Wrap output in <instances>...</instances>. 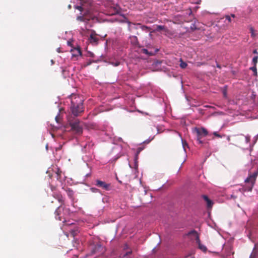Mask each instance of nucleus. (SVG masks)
Listing matches in <instances>:
<instances>
[{"label": "nucleus", "instance_id": "obj_1", "mask_svg": "<svg viewBox=\"0 0 258 258\" xmlns=\"http://www.w3.org/2000/svg\"><path fill=\"white\" fill-rule=\"evenodd\" d=\"M71 99V110L72 113L76 116L83 112V101L79 97L72 95Z\"/></svg>", "mask_w": 258, "mask_h": 258}, {"label": "nucleus", "instance_id": "obj_2", "mask_svg": "<svg viewBox=\"0 0 258 258\" xmlns=\"http://www.w3.org/2000/svg\"><path fill=\"white\" fill-rule=\"evenodd\" d=\"M54 214L56 219L64 222L70 214V209L63 207L61 205L56 209Z\"/></svg>", "mask_w": 258, "mask_h": 258}, {"label": "nucleus", "instance_id": "obj_3", "mask_svg": "<svg viewBox=\"0 0 258 258\" xmlns=\"http://www.w3.org/2000/svg\"><path fill=\"white\" fill-rule=\"evenodd\" d=\"M194 132L196 135L197 140L199 143L200 144H203L204 142L202 140V139L208 135V131L204 127H196L194 129Z\"/></svg>", "mask_w": 258, "mask_h": 258}, {"label": "nucleus", "instance_id": "obj_4", "mask_svg": "<svg viewBox=\"0 0 258 258\" xmlns=\"http://www.w3.org/2000/svg\"><path fill=\"white\" fill-rule=\"evenodd\" d=\"M258 175V169L251 174L249 175L248 177L245 180L246 183H250V186L247 187V191H251L255 183L256 178Z\"/></svg>", "mask_w": 258, "mask_h": 258}, {"label": "nucleus", "instance_id": "obj_5", "mask_svg": "<svg viewBox=\"0 0 258 258\" xmlns=\"http://www.w3.org/2000/svg\"><path fill=\"white\" fill-rule=\"evenodd\" d=\"M90 249L92 254L99 255L104 252V248L100 243L91 244Z\"/></svg>", "mask_w": 258, "mask_h": 258}, {"label": "nucleus", "instance_id": "obj_6", "mask_svg": "<svg viewBox=\"0 0 258 258\" xmlns=\"http://www.w3.org/2000/svg\"><path fill=\"white\" fill-rule=\"evenodd\" d=\"M80 121L76 119L70 123L72 130L77 135H81L83 133V128L80 124Z\"/></svg>", "mask_w": 258, "mask_h": 258}, {"label": "nucleus", "instance_id": "obj_7", "mask_svg": "<svg viewBox=\"0 0 258 258\" xmlns=\"http://www.w3.org/2000/svg\"><path fill=\"white\" fill-rule=\"evenodd\" d=\"M190 233L193 234L195 236L196 242L198 244L199 248L201 250H202L203 251H204V252L206 251L207 250V248L205 245H204L201 243L200 237H199V236L198 233L196 231L194 230V231H192Z\"/></svg>", "mask_w": 258, "mask_h": 258}, {"label": "nucleus", "instance_id": "obj_8", "mask_svg": "<svg viewBox=\"0 0 258 258\" xmlns=\"http://www.w3.org/2000/svg\"><path fill=\"white\" fill-rule=\"evenodd\" d=\"M95 185L97 186L101 187L106 190H110V184L107 183L104 181L100 180H97L96 181Z\"/></svg>", "mask_w": 258, "mask_h": 258}, {"label": "nucleus", "instance_id": "obj_9", "mask_svg": "<svg viewBox=\"0 0 258 258\" xmlns=\"http://www.w3.org/2000/svg\"><path fill=\"white\" fill-rule=\"evenodd\" d=\"M99 38L97 37V34L93 31L90 35L88 40L90 43L93 45H97L99 41Z\"/></svg>", "mask_w": 258, "mask_h": 258}, {"label": "nucleus", "instance_id": "obj_10", "mask_svg": "<svg viewBox=\"0 0 258 258\" xmlns=\"http://www.w3.org/2000/svg\"><path fill=\"white\" fill-rule=\"evenodd\" d=\"M52 196L61 203V205L64 204L63 198L60 192H53Z\"/></svg>", "mask_w": 258, "mask_h": 258}, {"label": "nucleus", "instance_id": "obj_11", "mask_svg": "<svg viewBox=\"0 0 258 258\" xmlns=\"http://www.w3.org/2000/svg\"><path fill=\"white\" fill-rule=\"evenodd\" d=\"M162 30L164 34L166 35L169 32V30L165 26L162 25H156V28L154 31H160Z\"/></svg>", "mask_w": 258, "mask_h": 258}, {"label": "nucleus", "instance_id": "obj_12", "mask_svg": "<svg viewBox=\"0 0 258 258\" xmlns=\"http://www.w3.org/2000/svg\"><path fill=\"white\" fill-rule=\"evenodd\" d=\"M203 198L204 200L207 202V207L208 208H212V207L213 205V202L210 199H209L208 197L206 195H203Z\"/></svg>", "mask_w": 258, "mask_h": 258}, {"label": "nucleus", "instance_id": "obj_13", "mask_svg": "<svg viewBox=\"0 0 258 258\" xmlns=\"http://www.w3.org/2000/svg\"><path fill=\"white\" fill-rule=\"evenodd\" d=\"M130 42L134 46H138L139 45L138 39L137 36H132L130 37Z\"/></svg>", "mask_w": 258, "mask_h": 258}, {"label": "nucleus", "instance_id": "obj_14", "mask_svg": "<svg viewBox=\"0 0 258 258\" xmlns=\"http://www.w3.org/2000/svg\"><path fill=\"white\" fill-rule=\"evenodd\" d=\"M238 140H240L241 141L244 142L245 143H248L250 141V137L248 136H244L243 135H240L238 137Z\"/></svg>", "mask_w": 258, "mask_h": 258}, {"label": "nucleus", "instance_id": "obj_15", "mask_svg": "<svg viewBox=\"0 0 258 258\" xmlns=\"http://www.w3.org/2000/svg\"><path fill=\"white\" fill-rule=\"evenodd\" d=\"M64 189L67 192L68 197L70 199H73L74 196V191H73V190L70 188H67Z\"/></svg>", "mask_w": 258, "mask_h": 258}, {"label": "nucleus", "instance_id": "obj_16", "mask_svg": "<svg viewBox=\"0 0 258 258\" xmlns=\"http://www.w3.org/2000/svg\"><path fill=\"white\" fill-rule=\"evenodd\" d=\"M180 67L182 68V69H185L186 67H187V63L185 62H184L182 59H180Z\"/></svg>", "mask_w": 258, "mask_h": 258}, {"label": "nucleus", "instance_id": "obj_17", "mask_svg": "<svg viewBox=\"0 0 258 258\" xmlns=\"http://www.w3.org/2000/svg\"><path fill=\"white\" fill-rule=\"evenodd\" d=\"M78 233V230H72L71 231L70 234L72 237H75V236H76L77 235Z\"/></svg>", "mask_w": 258, "mask_h": 258}, {"label": "nucleus", "instance_id": "obj_18", "mask_svg": "<svg viewBox=\"0 0 258 258\" xmlns=\"http://www.w3.org/2000/svg\"><path fill=\"white\" fill-rule=\"evenodd\" d=\"M250 69L252 71V72H253L254 73V75L255 76H257V70H256V66H254L253 67H251L250 68Z\"/></svg>", "mask_w": 258, "mask_h": 258}, {"label": "nucleus", "instance_id": "obj_19", "mask_svg": "<svg viewBox=\"0 0 258 258\" xmlns=\"http://www.w3.org/2000/svg\"><path fill=\"white\" fill-rule=\"evenodd\" d=\"M141 28L142 29V30L146 31H148L150 30V27L146 26H144V25L141 26Z\"/></svg>", "mask_w": 258, "mask_h": 258}, {"label": "nucleus", "instance_id": "obj_20", "mask_svg": "<svg viewBox=\"0 0 258 258\" xmlns=\"http://www.w3.org/2000/svg\"><path fill=\"white\" fill-rule=\"evenodd\" d=\"M258 56H255L252 59V62L253 63L254 66H256V63L257 62Z\"/></svg>", "mask_w": 258, "mask_h": 258}, {"label": "nucleus", "instance_id": "obj_21", "mask_svg": "<svg viewBox=\"0 0 258 258\" xmlns=\"http://www.w3.org/2000/svg\"><path fill=\"white\" fill-rule=\"evenodd\" d=\"M250 33H251V37H254L255 36V34L254 33V29L252 27H250Z\"/></svg>", "mask_w": 258, "mask_h": 258}, {"label": "nucleus", "instance_id": "obj_22", "mask_svg": "<svg viewBox=\"0 0 258 258\" xmlns=\"http://www.w3.org/2000/svg\"><path fill=\"white\" fill-rule=\"evenodd\" d=\"M90 190L92 192H95V193L100 192L99 189H98V188H96L95 187H92L90 188Z\"/></svg>", "mask_w": 258, "mask_h": 258}, {"label": "nucleus", "instance_id": "obj_23", "mask_svg": "<svg viewBox=\"0 0 258 258\" xmlns=\"http://www.w3.org/2000/svg\"><path fill=\"white\" fill-rule=\"evenodd\" d=\"M77 20H79V21H84V18L83 16H78L77 18Z\"/></svg>", "mask_w": 258, "mask_h": 258}, {"label": "nucleus", "instance_id": "obj_24", "mask_svg": "<svg viewBox=\"0 0 258 258\" xmlns=\"http://www.w3.org/2000/svg\"><path fill=\"white\" fill-rule=\"evenodd\" d=\"M213 134L215 136V137H217L218 138H221L222 136L219 134L217 132H215L213 133Z\"/></svg>", "mask_w": 258, "mask_h": 258}, {"label": "nucleus", "instance_id": "obj_25", "mask_svg": "<svg viewBox=\"0 0 258 258\" xmlns=\"http://www.w3.org/2000/svg\"><path fill=\"white\" fill-rule=\"evenodd\" d=\"M225 18L227 20H228V21L229 22H231V18H230V16H228V15H227L225 16Z\"/></svg>", "mask_w": 258, "mask_h": 258}, {"label": "nucleus", "instance_id": "obj_26", "mask_svg": "<svg viewBox=\"0 0 258 258\" xmlns=\"http://www.w3.org/2000/svg\"><path fill=\"white\" fill-rule=\"evenodd\" d=\"M76 9L79 10L81 12H82L83 10V8L81 6H78L76 7Z\"/></svg>", "mask_w": 258, "mask_h": 258}, {"label": "nucleus", "instance_id": "obj_27", "mask_svg": "<svg viewBox=\"0 0 258 258\" xmlns=\"http://www.w3.org/2000/svg\"><path fill=\"white\" fill-rule=\"evenodd\" d=\"M142 52L144 54H149V52H148V50L147 49H142Z\"/></svg>", "mask_w": 258, "mask_h": 258}, {"label": "nucleus", "instance_id": "obj_28", "mask_svg": "<svg viewBox=\"0 0 258 258\" xmlns=\"http://www.w3.org/2000/svg\"><path fill=\"white\" fill-rule=\"evenodd\" d=\"M151 141V140H147V141H145L144 142V143H146V144H148V143H149Z\"/></svg>", "mask_w": 258, "mask_h": 258}, {"label": "nucleus", "instance_id": "obj_29", "mask_svg": "<svg viewBox=\"0 0 258 258\" xmlns=\"http://www.w3.org/2000/svg\"><path fill=\"white\" fill-rule=\"evenodd\" d=\"M78 53H79L80 55H81L82 52H81V50H80V49H78Z\"/></svg>", "mask_w": 258, "mask_h": 258}, {"label": "nucleus", "instance_id": "obj_30", "mask_svg": "<svg viewBox=\"0 0 258 258\" xmlns=\"http://www.w3.org/2000/svg\"><path fill=\"white\" fill-rule=\"evenodd\" d=\"M55 120H56V122H59V121H58V116H56L55 117Z\"/></svg>", "mask_w": 258, "mask_h": 258}, {"label": "nucleus", "instance_id": "obj_31", "mask_svg": "<svg viewBox=\"0 0 258 258\" xmlns=\"http://www.w3.org/2000/svg\"><path fill=\"white\" fill-rule=\"evenodd\" d=\"M253 53H254V54H257V51L256 49H254L253 51Z\"/></svg>", "mask_w": 258, "mask_h": 258}, {"label": "nucleus", "instance_id": "obj_32", "mask_svg": "<svg viewBox=\"0 0 258 258\" xmlns=\"http://www.w3.org/2000/svg\"><path fill=\"white\" fill-rule=\"evenodd\" d=\"M57 51L58 52H60V48H57Z\"/></svg>", "mask_w": 258, "mask_h": 258}, {"label": "nucleus", "instance_id": "obj_33", "mask_svg": "<svg viewBox=\"0 0 258 258\" xmlns=\"http://www.w3.org/2000/svg\"><path fill=\"white\" fill-rule=\"evenodd\" d=\"M231 16L233 18H234L235 17V15L234 14H231Z\"/></svg>", "mask_w": 258, "mask_h": 258}, {"label": "nucleus", "instance_id": "obj_34", "mask_svg": "<svg viewBox=\"0 0 258 258\" xmlns=\"http://www.w3.org/2000/svg\"><path fill=\"white\" fill-rule=\"evenodd\" d=\"M227 140H228V141H230V137H228L227 138Z\"/></svg>", "mask_w": 258, "mask_h": 258}, {"label": "nucleus", "instance_id": "obj_35", "mask_svg": "<svg viewBox=\"0 0 258 258\" xmlns=\"http://www.w3.org/2000/svg\"><path fill=\"white\" fill-rule=\"evenodd\" d=\"M182 144H183V146H184V142H183V141H182Z\"/></svg>", "mask_w": 258, "mask_h": 258}, {"label": "nucleus", "instance_id": "obj_36", "mask_svg": "<svg viewBox=\"0 0 258 258\" xmlns=\"http://www.w3.org/2000/svg\"><path fill=\"white\" fill-rule=\"evenodd\" d=\"M217 67H218L219 68H220V67L219 65H217Z\"/></svg>", "mask_w": 258, "mask_h": 258}, {"label": "nucleus", "instance_id": "obj_37", "mask_svg": "<svg viewBox=\"0 0 258 258\" xmlns=\"http://www.w3.org/2000/svg\"><path fill=\"white\" fill-rule=\"evenodd\" d=\"M190 256H187V258L189 257ZM190 258H194V257H190Z\"/></svg>", "mask_w": 258, "mask_h": 258}]
</instances>
